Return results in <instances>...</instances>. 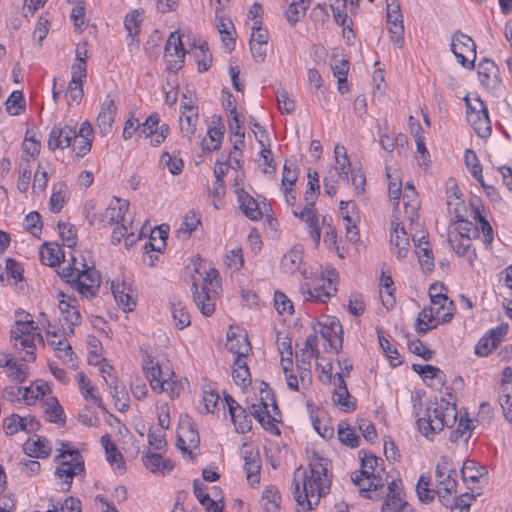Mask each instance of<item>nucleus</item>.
<instances>
[{
    "mask_svg": "<svg viewBox=\"0 0 512 512\" xmlns=\"http://www.w3.org/2000/svg\"><path fill=\"white\" fill-rule=\"evenodd\" d=\"M330 467L331 461L314 451L309 458V469L299 467L294 471L293 496L303 510H313L329 493L332 483Z\"/></svg>",
    "mask_w": 512,
    "mask_h": 512,
    "instance_id": "obj_1",
    "label": "nucleus"
},
{
    "mask_svg": "<svg viewBox=\"0 0 512 512\" xmlns=\"http://www.w3.org/2000/svg\"><path fill=\"white\" fill-rule=\"evenodd\" d=\"M81 267L82 269L76 266V257L73 256L72 264L64 267L59 275L80 294L87 298L94 297L100 288V274L93 265L81 263Z\"/></svg>",
    "mask_w": 512,
    "mask_h": 512,
    "instance_id": "obj_2",
    "label": "nucleus"
},
{
    "mask_svg": "<svg viewBox=\"0 0 512 512\" xmlns=\"http://www.w3.org/2000/svg\"><path fill=\"white\" fill-rule=\"evenodd\" d=\"M457 418L455 407H438L437 403L430 402L426 405L422 416L417 419V425L420 433L426 438L441 432L445 426H451Z\"/></svg>",
    "mask_w": 512,
    "mask_h": 512,
    "instance_id": "obj_3",
    "label": "nucleus"
},
{
    "mask_svg": "<svg viewBox=\"0 0 512 512\" xmlns=\"http://www.w3.org/2000/svg\"><path fill=\"white\" fill-rule=\"evenodd\" d=\"M62 449L55 457V461L59 463L55 470V478L61 482V489L65 492L69 491L74 476L85 472L84 458L77 449H70L69 443H61Z\"/></svg>",
    "mask_w": 512,
    "mask_h": 512,
    "instance_id": "obj_4",
    "label": "nucleus"
},
{
    "mask_svg": "<svg viewBox=\"0 0 512 512\" xmlns=\"http://www.w3.org/2000/svg\"><path fill=\"white\" fill-rule=\"evenodd\" d=\"M383 460L375 455H366L361 458V470L351 474V481L359 486L362 496L371 498L370 491L382 489L384 484L381 480V473L384 469L380 466Z\"/></svg>",
    "mask_w": 512,
    "mask_h": 512,
    "instance_id": "obj_5",
    "label": "nucleus"
},
{
    "mask_svg": "<svg viewBox=\"0 0 512 512\" xmlns=\"http://www.w3.org/2000/svg\"><path fill=\"white\" fill-rule=\"evenodd\" d=\"M38 327L35 325L33 320L17 321L11 330V338L14 340V346L20 345L26 349V355L28 358H24V361H33L36 359L34 341L37 338L43 343V337L38 331Z\"/></svg>",
    "mask_w": 512,
    "mask_h": 512,
    "instance_id": "obj_6",
    "label": "nucleus"
},
{
    "mask_svg": "<svg viewBox=\"0 0 512 512\" xmlns=\"http://www.w3.org/2000/svg\"><path fill=\"white\" fill-rule=\"evenodd\" d=\"M451 51L466 69H474L476 61V44L474 40L460 31L454 32L451 40Z\"/></svg>",
    "mask_w": 512,
    "mask_h": 512,
    "instance_id": "obj_7",
    "label": "nucleus"
},
{
    "mask_svg": "<svg viewBox=\"0 0 512 512\" xmlns=\"http://www.w3.org/2000/svg\"><path fill=\"white\" fill-rule=\"evenodd\" d=\"M336 276L335 272L328 271V277L317 280V282L310 287L308 283L300 286V292L305 300L316 303H327L332 296L337 292L333 283V277Z\"/></svg>",
    "mask_w": 512,
    "mask_h": 512,
    "instance_id": "obj_8",
    "label": "nucleus"
},
{
    "mask_svg": "<svg viewBox=\"0 0 512 512\" xmlns=\"http://www.w3.org/2000/svg\"><path fill=\"white\" fill-rule=\"evenodd\" d=\"M318 326L319 330L317 332L328 342L330 348L338 354L343 344V328L340 321L335 317L327 316L318 323Z\"/></svg>",
    "mask_w": 512,
    "mask_h": 512,
    "instance_id": "obj_9",
    "label": "nucleus"
},
{
    "mask_svg": "<svg viewBox=\"0 0 512 512\" xmlns=\"http://www.w3.org/2000/svg\"><path fill=\"white\" fill-rule=\"evenodd\" d=\"M456 470L453 468L452 461L447 456H442L435 470L437 487L443 489L445 494L456 493Z\"/></svg>",
    "mask_w": 512,
    "mask_h": 512,
    "instance_id": "obj_10",
    "label": "nucleus"
},
{
    "mask_svg": "<svg viewBox=\"0 0 512 512\" xmlns=\"http://www.w3.org/2000/svg\"><path fill=\"white\" fill-rule=\"evenodd\" d=\"M165 58L167 70L176 73L182 68L185 58V50L179 35L176 32L170 34L165 45Z\"/></svg>",
    "mask_w": 512,
    "mask_h": 512,
    "instance_id": "obj_11",
    "label": "nucleus"
},
{
    "mask_svg": "<svg viewBox=\"0 0 512 512\" xmlns=\"http://www.w3.org/2000/svg\"><path fill=\"white\" fill-rule=\"evenodd\" d=\"M76 137V124H67L64 127L54 126L49 134L48 148L52 151L57 148H67L72 145Z\"/></svg>",
    "mask_w": 512,
    "mask_h": 512,
    "instance_id": "obj_12",
    "label": "nucleus"
},
{
    "mask_svg": "<svg viewBox=\"0 0 512 512\" xmlns=\"http://www.w3.org/2000/svg\"><path fill=\"white\" fill-rule=\"evenodd\" d=\"M128 202L115 198V203H111L102 213L99 214L98 225L106 228L114 224H120L124 221V216L128 209Z\"/></svg>",
    "mask_w": 512,
    "mask_h": 512,
    "instance_id": "obj_13",
    "label": "nucleus"
},
{
    "mask_svg": "<svg viewBox=\"0 0 512 512\" xmlns=\"http://www.w3.org/2000/svg\"><path fill=\"white\" fill-rule=\"evenodd\" d=\"M499 68L494 61L484 58L478 64V77L487 90H495L499 84Z\"/></svg>",
    "mask_w": 512,
    "mask_h": 512,
    "instance_id": "obj_14",
    "label": "nucleus"
},
{
    "mask_svg": "<svg viewBox=\"0 0 512 512\" xmlns=\"http://www.w3.org/2000/svg\"><path fill=\"white\" fill-rule=\"evenodd\" d=\"M116 105L113 99L107 97L101 105L100 112L97 117V127L100 134L107 135L112 130V124L116 116Z\"/></svg>",
    "mask_w": 512,
    "mask_h": 512,
    "instance_id": "obj_15",
    "label": "nucleus"
},
{
    "mask_svg": "<svg viewBox=\"0 0 512 512\" xmlns=\"http://www.w3.org/2000/svg\"><path fill=\"white\" fill-rule=\"evenodd\" d=\"M293 215L306 223L309 234L317 246L321 238V230L319 227V217L315 207H303L301 211L294 210Z\"/></svg>",
    "mask_w": 512,
    "mask_h": 512,
    "instance_id": "obj_16",
    "label": "nucleus"
},
{
    "mask_svg": "<svg viewBox=\"0 0 512 512\" xmlns=\"http://www.w3.org/2000/svg\"><path fill=\"white\" fill-rule=\"evenodd\" d=\"M303 260V248L301 245L293 246L281 259V269L288 274H294L299 271L306 277V270L301 269Z\"/></svg>",
    "mask_w": 512,
    "mask_h": 512,
    "instance_id": "obj_17",
    "label": "nucleus"
},
{
    "mask_svg": "<svg viewBox=\"0 0 512 512\" xmlns=\"http://www.w3.org/2000/svg\"><path fill=\"white\" fill-rule=\"evenodd\" d=\"M237 198L241 210L252 221L260 220L263 216L257 200L249 195L243 188L237 190Z\"/></svg>",
    "mask_w": 512,
    "mask_h": 512,
    "instance_id": "obj_18",
    "label": "nucleus"
},
{
    "mask_svg": "<svg viewBox=\"0 0 512 512\" xmlns=\"http://www.w3.org/2000/svg\"><path fill=\"white\" fill-rule=\"evenodd\" d=\"M180 116V129L185 137L191 140L192 135L196 131V125L198 121V108L185 103L182 106Z\"/></svg>",
    "mask_w": 512,
    "mask_h": 512,
    "instance_id": "obj_19",
    "label": "nucleus"
},
{
    "mask_svg": "<svg viewBox=\"0 0 512 512\" xmlns=\"http://www.w3.org/2000/svg\"><path fill=\"white\" fill-rule=\"evenodd\" d=\"M440 321L441 318L437 317L434 307H425L416 318L415 330L417 334L424 335L428 331L435 329Z\"/></svg>",
    "mask_w": 512,
    "mask_h": 512,
    "instance_id": "obj_20",
    "label": "nucleus"
},
{
    "mask_svg": "<svg viewBox=\"0 0 512 512\" xmlns=\"http://www.w3.org/2000/svg\"><path fill=\"white\" fill-rule=\"evenodd\" d=\"M142 368L146 373V377L153 390L163 388V380L166 379L165 374L160 368L158 362H154L151 356L147 355L142 362Z\"/></svg>",
    "mask_w": 512,
    "mask_h": 512,
    "instance_id": "obj_21",
    "label": "nucleus"
},
{
    "mask_svg": "<svg viewBox=\"0 0 512 512\" xmlns=\"http://www.w3.org/2000/svg\"><path fill=\"white\" fill-rule=\"evenodd\" d=\"M413 241L416 246V253L422 269L428 272L432 271L434 268L433 252L429 242L425 240L424 235L418 239L413 236Z\"/></svg>",
    "mask_w": 512,
    "mask_h": 512,
    "instance_id": "obj_22",
    "label": "nucleus"
},
{
    "mask_svg": "<svg viewBox=\"0 0 512 512\" xmlns=\"http://www.w3.org/2000/svg\"><path fill=\"white\" fill-rule=\"evenodd\" d=\"M143 464L151 472L157 471L161 473H168L173 470L174 464L171 460L165 459L159 453L148 452L143 456Z\"/></svg>",
    "mask_w": 512,
    "mask_h": 512,
    "instance_id": "obj_23",
    "label": "nucleus"
},
{
    "mask_svg": "<svg viewBox=\"0 0 512 512\" xmlns=\"http://www.w3.org/2000/svg\"><path fill=\"white\" fill-rule=\"evenodd\" d=\"M391 231V244L394 245L398 251V258L405 257L408 253L409 238L403 226L400 223L392 221Z\"/></svg>",
    "mask_w": 512,
    "mask_h": 512,
    "instance_id": "obj_24",
    "label": "nucleus"
},
{
    "mask_svg": "<svg viewBox=\"0 0 512 512\" xmlns=\"http://www.w3.org/2000/svg\"><path fill=\"white\" fill-rule=\"evenodd\" d=\"M346 2L345 0H332V3L330 4L333 17L337 24L343 26L344 31L347 29V39H350V35L354 37L353 30H352V20L348 18L347 12H346ZM346 32H344L345 34Z\"/></svg>",
    "mask_w": 512,
    "mask_h": 512,
    "instance_id": "obj_25",
    "label": "nucleus"
},
{
    "mask_svg": "<svg viewBox=\"0 0 512 512\" xmlns=\"http://www.w3.org/2000/svg\"><path fill=\"white\" fill-rule=\"evenodd\" d=\"M193 299L196 306L200 309L201 313L205 316H211L215 311V303L211 296L208 294V288L202 287L201 292L198 291V286L194 282L192 284Z\"/></svg>",
    "mask_w": 512,
    "mask_h": 512,
    "instance_id": "obj_26",
    "label": "nucleus"
},
{
    "mask_svg": "<svg viewBox=\"0 0 512 512\" xmlns=\"http://www.w3.org/2000/svg\"><path fill=\"white\" fill-rule=\"evenodd\" d=\"M244 469L247 479L251 483H259V474L261 470V459L258 452L246 450L244 454Z\"/></svg>",
    "mask_w": 512,
    "mask_h": 512,
    "instance_id": "obj_27",
    "label": "nucleus"
},
{
    "mask_svg": "<svg viewBox=\"0 0 512 512\" xmlns=\"http://www.w3.org/2000/svg\"><path fill=\"white\" fill-rule=\"evenodd\" d=\"M41 262L44 265L53 267L61 262L64 258V253L61 247L55 243H44L42 244L39 251Z\"/></svg>",
    "mask_w": 512,
    "mask_h": 512,
    "instance_id": "obj_28",
    "label": "nucleus"
},
{
    "mask_svg": "<svg viewBox=\"0 0 512 512\" xmlns=\"http://www.w3.org/2000/svg\"><path fill=\"white\" fill-rule=\"evenodd\" d=\"M486 475V467L478 465L474 460H466L461 468V478L464 483L474 484Z\"/></svg>",
    "mask_w": 512,
    "mask_h": 512,
    "instance_id": "obj_29",
    "label": "nucleus"
},
{
    "mask_svg": "<svg viewBox=\"0 0 512 512\" xmlns=\"http://www.w3.org/2000/svg\"><path fill=\"white\" fill-rule=\"evenodd\" d=\"M110 388V394L115 401V407L120 412H125L129 408V395L125 389V386L114 378L111 383H108Z\"/></svg>",
    "mask_w": 512,
    "mask_h": 512,
    "instance_id": "obj_30",
    "label": "nucleus"
},
{
    "mask_svg": "<svg viewBox=\"0 0 512 512\" xmlns=\"http://www.w3.org/2000/svg\"><path fill=\"white\" fill-rule=\"evenodd\" d=\"M76 379L81 390L82 395L87 399L90 398L94 404H96L103 411H106V408L102 402V399L94 394V386L91 384V381L85 376L83 372H79L76 375Z\"/></svg>",
    "mask_w": 512,
    "mask_h": 512,
    "instance_id": "obj_31",
    "label": "nucleus"
},
{
    "mask_svg": "<svg viewBox=\"0 0 512 512\" xmlns=\"http://www.w3.org/2000/svg\"><path fill=\"white\" fill-rule=\"evenodd\" d=\"M112 294L115 301L122 306L124 311H133L136 307V300L130 293L125 292L124 283L121 285L112 283Z\"/></svg>",
    "mask_w": 512,
    "mask_h": 512,
    "instance_id": "obj_32",
    "label": "nucleus"
},
{
    "mask_svg": "<svg viewBox=\"0 0 512 512\" xmlns=\"http://www.w3.org/2000/svg\"><path fill=\"white\" fill-rule=\"evenodd\" d=\"M24 450L29 456L45 458L50 455L51 447L46 438H38L36 441H27Z\"/></svg>",
    "mask_w": 512,
    "mask_h": 512,
    "instance_id": "obj_33",
    "label": "nucleus"
},
{
    "mask_svg": "<svg viewBox=\"0 0 512 512\" xmlns=\"http://www.w3.org/2000/svg\"><path fill=\"white\" fill-rule=\"evenodd\" d=\"M171 313L178 329H183L190 325V315L185 305L175 298L171 301Z\"/></svg>",
    "mask_w": 512,
    "mask_h": 512,
    "instance_id": "obj_34",
    "label": "nucleus"
},
{
    "mask_svg": "<svg viewBox=\"0 0 512 512\" xmlns=\"http://www.w3.org/2000/svg\"><path fill=\"white\" fill-rule=\"evenodd\" d=\"M472 430L471 420L467 415L465 417L461 416L457 428L451 432L449 439L453 443H458L459 441L467 443L471 437Z\"/></svg>",
    "mask_w": 512,
    "mask_h": 512,
    "instance_id": "obj_35",
    "label": "nucleus"
},
{
    "mask_svg": "<svg viewBox=\"0 0 512 512\" xmlns=\"http://www.w3.org/2000/svg\"><path fill=\"white\" fill-rule=\"evenodd\" d=\"M251 350V345L247 337L242 338L241 347H236L233 343L229 347V351L236 354V359L233 363V369H245L247 366L246 358Z\"/></svg>",
    "mask_w": 512,
    "mask_h": 512,
    "instance_id": "obj_36",
    "label": "nucleus"
},
{
    "mask_svg": "<svg viewBox=\"0 0 512 512\" xmlns=\"http://www.w3.org/2000/svg\"><path fill=\"white\" fill-rule=\"evenodd\" d=\"M430 300H431V304L433 306H437L435 308V311H436L437 317L441 318V322H443V323L449 322L452 319L453 314L451 312H446L444 314H441L440 310H444L446 308L450 309V307L453 305V302L449 301L448 297L444 293L433 294V296H432V298H430Z\"/></svg>",
    "mask_w": 512,
    "mask_h": 512,
    "instance_id": "obj_37",
    "label": "nucleus"
},
{
    "mask_svg": "<svg viewBox=\"0 0 512 512\" xmlns=\"http://www.w3.org/2000/svg\"><path fill=\"white\" fill-rule=\"evenodd\" d=\"M403 204L405 208V213L412 220L413 217L417 215L418 202L417 192L414 186L409 183H407L404 188Z\"/></svg>",
    "mask_w": 512,
    "mask_h": 512,
    "instance_id": "obj_38",
    "label": "nucleus"
},
{
    "mask_svg": "<svg viewBox=\"0 0 512 512\" xmlns=\"http://www.w3.org/2000/svg\"><path fill=\"white\" fill-rule=\"evenodd\" d=\"M231 419L238 433H246L252 428V421L247 411L239 407L237 411L230 413Z\"/></svg>",
    "mask_w": 512,
    "mask_h": 512,
    "instance_id": "obj_39",
    "label": "nucleus"
},
{
    "mask_svg": "<svg viewBox=\"0 0 512 512\" xmlns=\"http://www.w3.org/2000/svg\"><path fill=\"white\" fill-rule=\"evenodd\" d=\"M333 75L338 79V90L341 94L348 91L347 74L349 71V61L342 59L336 64L332 65Z\"/></svg>",
    "mask_w": 512,
    "mask_h": 512,
    "instance_id": "obj_40",
    "label": "nucleus"
},
{
    "mask_svg": "<svg viewBox=\"0 0 512 512\" xmlns=\"http://www.w3.org/2000/svg\"><path fill=\"white\" fill-rule=\"evenodd\" d=\"M455 229L457 230V236L461 239H470L476 238L479 236V228L474 225L473 222L465 220L460 216H457V220L455 222Z\"/></svg>",
    "mask_w": 512,
    "mask_h": 512,
    "instance_id": "obj_41",
    "label": "nucleus"
},
{
    "mask_svg": "<svg viewBox=\"0 0 512 512\" xmlns=\"http://www.w3.org/2000/svg\"><path fill=\"white\" fill-rule=\"evenodd\" d=\"M394 482H391L388 485L389 494H387L384 503L381 507L382 512H399L400 510L404 509L407 503L403 502L402 499L395 495L394 489Z\"/></svg>",
    "mask_w": 512,
    "mask_h": 512,
    "instance_id": "obj_42",
    "label": "nucleus"
},
{
    "mask_svg": "<svg viewBox=\"0 0 512 512\" xmlns=\"http://www.w3.org/2000/svg\"><path fill=\"white\" fill-rule=\"evenodd\" d=\"M448 241L451 244L454 251L459 256H467L470 264L471 265L473 264V261H474V259H476L477 255H476L475 249L472 250L471 254L469 253L470 248H471V240L470 239H461L460 238V240H459L457 237L455 239H453L452 237H449Z\"/></svg>",
    "mask_w": 512,
    "mask_h": 512,
    "instance_id": "obj_43",
    "label": "nucleus"
},
{
    "mask_svg": "<svg viewBox=\"0 0 512 512\" xmlns=\"http://www.w3.org/2000/svg\"><path fill=\"white\" fill-rule=\"evenodd\" d=\"M67 186L65 183H59L54 187L50 197L49 206L53 213H59L66 202Z\"/></svg>",
    "mask_w": 512,
    "mask_h": 512,
    "instance_id": "obj_44",
    "label": "nucleus"
},
{
    "mask_svg": "<svg viewBox=\"0 0 512 512\" xmlns=\"http://www.w3.org/2000/svg\"><path fill=\"white\" fill-rule=\"evenodd\" d=\"M333 402L335 405L339 406L342 411L347 413L353 412L356 409L355 400H352L348 389L335 390L333 394Z\"/></svg>",
    "mask_w": 512,
    "mask_h": 512,
    "instance_id": "obj_45",
    "label": "nucleus"
},
{
    "mask_svg": "<svg viewBox=\"0 0 512 512\" xmlns=\"http://www.w3.org/2000/svg\"><path fill=\"white\" fill-rule=\"evenodd\" d=\"M141 22L142 12L140 10H132L125 16L124 26L129 36L136 37L139 35Z\"/></svg>",
    "mask_w": 512,
    "mask_h": 512,
    "instance_id": "obj_46",
    "label": "nucleus"
},
{
    "mask_svg": "<svg viewBox=\"0 0 512 512\" xmlns=\"http://www.w3.org/2000/svg\"><path fill=\"white\" fill-rule=\"evenodd\" d=\"M181 437L185 438L188 445L192 448H196L199 445L200 438L198 431L192 423L189 421L182 422L177 432Z\"/></svg>",
    "mask_w": 512,
    "mask_h": 512,
    "instance_id": "obj_47",
    "label": "nucleus"
},
{
    "mask_svg": "<svg viewBox=\"0 0 512 512\" xmlns=\"http://www.w3.org/2000/svg\"><path fill=\"white\" fill-rule=\"evenodd\" d=\"M338 436L340 441L350 448H356L359 446L360 438L355 433V429L349 425L344 426L343 424H339Z\"/></svg>",
    "mask_w": 512,
    "mask_h": 512,
    "instance_id": "obj_48",
    "label": "nucleus"
},
{
    "mask_svg": "<svg viewBox=\"0 0 512 512\" xmlns=\"http://www.w3.org/2000/svg\"><path fill=\"white\" fill-rule=\"evenodd\" d=\"M313 357H315V354H312L307 349H301L299 352H296L297 369L299 370L301 380L310 373V361Z\"/></svg>",
    "mask_w": 512,
    "mask_h": 512,
    "instance_id": "obj_49",
    "label": "nucleus"
},
{
    "mask_svg": "<svg viewBox=\"0 0 512 512\" xmlns=\"http://www.w3.org/2000/svg\"><path fill=\"white\" fill-rule=\"evenodd\" d=\"M429 484L430 478L421 475L416 486V491L422 503L428 504L434 500V491L429 489Z\"/></svg>",
    "mask_w": 512,
    "mask_h": 512,
    "instance_id": "obj_50",
    "label": "nucleus"
},
{
    "mask_svg": "<svg viewBox=\"0 0 512 512\" xmlns=\"http://www.w3.org/2000/svg\"><path fill=\"white\" fill-rule=\"evenodd\" d=\"M198 224H200V219L196 216L194 212H189L186 214L181 227L177 231L178 237L183 235L184 238L190 237L191 233L197 228Z\"/></svg>",
    "mask_w": 512,
    "mask_h": 512,
    "instance_id": "obj_51",
    "label": "nucleus"
},
{
    "mask_svg": "<svg viewBox=\"0 0 512 512\" xmlns=\"http://www.w3.org/2000/svg\"><path fill=\"white\" fill-rule=\"evenodd\" d=\"M464 160L472 176L480 183H482V166L480 165L475 152L472 150H466Z\"/></svg>",
    "mask_w": 512,
    "mask_h": 512,
    "instance_id": "obj_52",
    "label": "nucleus"
},
{
    "mask_svg": "<svg viewBox=\"0 0 512 512\" xmlns=\"http://www.w3.org/2000/svg\"><path fill=\"white\" fill-rule=\"evenodd\" d=\"M160 116L158 113H152L144 123L140 124L139 136L148 138L153 133L157 132L160 125Z\"/></svg>",
    "mask_w": 512,
    "mask_h": 512,
    "instance_id": "obj_53",
    "label": "nucleus"
},
{
    "mask_svg": "<svg viewBox=\"0 0 512 512\" xmlns=\"http://www.w3.org/2000/svg\"><path fill=\"white\" fill-rule=\"evenodd\" d=\"M6 110L10 115H19L24 109L23 94L21 91H13L6 100Z\"/></svg>",
    "mask_w": 512,
    "mask_h": 512,
    "instance_id": "obj_54",
    "label": "nucleus"
},
{
    "mask_svg": "<svg viewBox=\"0 0 512 512\" xmlns=\"http://www.w3.org/2000/svg\"><path fill=\"white\" fill-rule=\"evenodd\" d=\"M48 408L46 409L47 418L50 422L53 423H62L64 422V412L62 407L60 406L58 400L54 397H51L47 402Z\"/></svg>",
    "mask_w": 512,
    "mask_h": 512,
    "instance_id": "obj_55",
    "label": "nucleus"
},
{
    "mask_svg": "<svg viewBox=\"0 0 512 512\" xmlns=\"http://www.w3.org/2000/svg\"><path fill=\"white\" fill-rule=\"evenodd\" d=\"M499 404L502 407L506 420L512 424V387L510 390L502 388L499 395Z\"/></svg>",
    "mask_w": 512,
    "mask_h": 512,
    "instance_id": "obj_56",
    "label": "nucleus"
},
{
    "mask_svg": "<svg viewBox=\"0 0 512 512\" xmlns=\"http://www.w3.org/2000/svg\"><path fill=\"white\" fill-rule=\"evenodd\" d=\"M277 102L279 111L282 114H291L295 111V102L289 98L286 89L277 90Z\"/></svg>",
    "mask_w": 512,
    "mask_h": 512,
    "instance_id": "obj_57",
    "label": "nucleus"
},
{
    "mask_svg": "<svg viewBox=\"0 0 512 512\" xmlns=\"http://www.w3.org/2000/svg\"><path fill=\"white\" fill-rule=\"evenodd\" d=\"M40 147L39 140L24 139L22 143L23 161L30 162L31 159L36 158L40 153Z\"/></svg>",
    "mask_w": 512,
    "mask_h": 512,
    "instance_id": "obj_58",
    "label": "nucleus"
},
{
    "mask_svg": "<svg viewBox=\"0 0 512 512\" xmlns=\"http://www.w3.org/2000/svg\"><path fill=\"white\" fill-rule=\"evenodd\" d=\"M57 356L59 359H61L64 363L69 364L71 363L72 366H74L73 363V350L71 345L68 343L66 339H59L57 341Z\"/></svg>",
    "mask_w": 512,
    "mask_h": 512,
    "instance_id": "obj_59",
    "label": "nucleus"
},
{
    "mask_svg": "<svg viewBox=\"0 0 512 512\" xmlns=\"http://www.w3.org/2000/svg\"><path fill=\"white\" fill-rule=\"evenodd\" d=\"M59 234L62 240L68 247H72L76 244V232L72 225L69 223L59 221L58 224Z\"/></svg>",
    "mask_w": 512,
    "mask_h": 512,
    "instance_id": "obj_60",
    "label": "nucleus"
},
{
    "mask_svg": "<svg viewBox=\"0 0 512 512\" xmlns=\"http://www.w3.org/2000/svg\"><path fill=\"white\" fill-rule=\"evenodd\" d=\"M161 163L167 166L168 170L173 175L181 173L184 166L181 158L174 157L168 152H164L162 154Z\"/></svg>",
    "mask_w": 512,
    "mask_h": 512,
    "instance_id": "obj_61",
    "label": "nucleus"
},
{
    "mask_svg": "<svg viewBox=\"0 0 512 512\" xmlns=\"http://www.w3.org/2000/svg\"><path fill=\"white\" fill-rule=\"evenodd\" d=\"M298 179V169L296 165L288 160L283 166L282 185L293 186Z\"/></svg>",
    "mask_w": 512,
    "mask_h": 512,
    "instance_id": "obj_62",
    "label": "nucleus"
},
{
    "mask_svg": "<svg viewBox=\"0 0 512 512\" xmlns=\"http://www.w3.org/2000/svg\"><path fill=\"white\" fill-rule=\"evenodd\" d=\"M274 302L279 313L293 314V304L284 293L276 291L274 295Z\"/></svg>",
    "mask_w": 512,
    "mask_h": 512,
    "instance_id": "obj_63",
    "label": "nucleus"
},
{
    "mask_svg": "<svg viewBox=\"0 0 512 512\" xmlns=\"http://www.w3.org/2000/svg\"><path fill=\"white\" fill-rule=\"evenodd\" d=\"M388 31L391 34L392 41L397 44L399 48L403 45L404 26L403 21L388 22Z\"/></svg>",
    "mask_w": 512,
    "mask_h": 512,
    "instance_id": "obj_64",
    "label": "nucleus"
}]
</instances>
